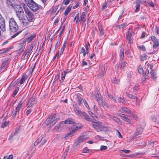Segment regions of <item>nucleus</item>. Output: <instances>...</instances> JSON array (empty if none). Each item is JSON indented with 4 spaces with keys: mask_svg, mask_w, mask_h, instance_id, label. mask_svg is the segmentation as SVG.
I'll return each instance as SVG.
<instances>
[{
    "mask_svg": "<svg viewBox=\"0 0 159 159\" xmlns=\"http://www.w3.org/2000/svg\"><path fill=\"white\" fill-rule=\"evenodd\" d=\"M66 43H65L63 44L62 48L61 49V51H61V54H62L63 52H64V49H65V48H66Z\"/></svg>",
    "mask_w": 159,
    "mask_h": 159,
    "instance_id": "6e6d98bb",
    "label": "nucleus"
},
{
    "mask_svg": "<svg viewBox=\"0 0 159 159\" xmlns=\"http://www.w3.org/2000/svg\"><path fill=\"white\" fill-rule=\"evenodd\" d=\"M136 9L135 10V12H137L139 11L140 9V3L138 2H136L135 5Z\"/></svg>",
    "mask_w": 159,
    "mask_h": 159,
    "instance_id": "09e8293b",
    "label": "nucleus"
},
{
    "mask_svg": "<svg viewBox=\"0 0 159 159\" xmlns=\"http://www.w3.org/2000/svg\"><path fill=\"white\" fill-rule=\"evenodd\" d=\"M20 48H19L18 51L19 52L21 53L22 52H23L25 48V45L24 43H21L20 44Z\"/></svg>",
    "mask_w": 159,
    "mask_h": 159,
    "instance_id": "7c9ffc66",
    "label": "nucleus"
},
{
    "mask_svg": "<svg viewBox=\"0 0 159 159\" xmlns=\"http://www.w3.org/2000/svg\"><path fill=\"white\" fill-rule=\"evenodd\" d=\"M124 115L123 114H121L120 116L121 118L125 122H128L129 124H133V122L132 121L127 117L124 116Z\"/></svg>",
    "mask_w": 159,
    "mask_h": 159,
    "instance_id": "a211bd4d",
    "label": "nucleus"
},
{
    "mask_svg": "<svg viewBox=\"0 0 159 159\" xmlns=\"http://www.w3.org/2000/svg\"><path fill=\"white\" fill-rule=\"evenodd\" d=\"M149 74V71L148 69H146V70L145 72V79H147L148 78L147 77V76H148Z\"/></svg>",
    "mask_w": 159,
    "mask_h": 159,
    "instance_id": "0e129e2a",
    "label": "nucleus"
},
{
    "mask_svg": "<svg viewBox=\"0 0 159 159\" xmlns=\"http://www.w3.org/2000/svg\"><path fill=\"white\" fill-rule=\"evenodd\" d=\"M24 1L25 4L28 6L34 1L33 0H24Z\"/></svg>",
    "mask_w": 159,
    "mask_h": 159,
    "instance_id": "13d9d810",
    "label": "nucleus"
},
{
    "mask_svg": "<svg viewBox=\"0 0 159 159\" xmlns=\"http://www.w3.org/2000/svg\"><path fill=\"white\" fill-rule=\"evenodd\" d=\"M138 48L139 49L143 51L146 50V48L144 45H140L138 47Z\"/></svg>",
    "mask_w": 159,
    "mask_h": 159,
    "instance_id": "bf43d9fd",
    "label": "nucleus"
},
{
    "mask_svg": "<svg viewBox=\"0 0 159 159\" xmlns=\"http://www.w3.org/2000/svg\"><path fill=\"white\" fill-rule=\"evenodd\" d=\"M33 48V47L31 46L30 47H29V49H28L27 52H25V56H26L27 57L29 55L30 52L32 50Z\"/></svg>",
    "mask_w": 159,
    "mask_h": 159,
    "instance_id": "f704fd0d",
    "label": "nucleus"
},
{
    "mask_svg": "<svg viewBox=\"0 0 159 159\" xmlns=\"http://www.w3.org/2000/svg\"><path fill=\"white\" fill-rule=\"evenodd\" d=\"M67 73V72H66V71H64L61 73V80L62 81L61 82H63L65 77L66 74Z\"/></svg>",
    "mask_w": 159,
    "mask_h": 159,
    "instance_id": "c9c22d12",
    "label": "nucleus"
},
{
    "mask_svg": "<svg viewBox=\"0 0 159 159\" xmlns=\"http://www.w3.org/2000/svg\"><path fill=\"white\" fill-rule=\"evenodd\" d=\"M98 125H99L98 128V131L99 132L100 131H105L107 129V128L106 127L104 126L102 124V123L98 121Z\"/></svg>",
    "mask_w": 159,
    "mask_h": 159,
    "instance_id": "f3484780",
    "label": "nucleus"
},
{
    "mask_svg": "<svg viewBox=\"0 0 159 159\" xmlns=\"http://www.w3.org/2000/svg\"><path fill=\"white\" fill-rule=\"evenodd\" d=\"M14 8L16 12H22L23 9L20 5H15L14 6Z\"/></svg>",
    "mask_w": 159,
    "mask_h": 159,
    "instance_id": "412c9836",
    "label": "nucleus"
},
{
    "mask_svg": "<svg viewBox=\"0 0 159 159\" xmlns=\"http://www.w3.org/2000/svg\"><path fill=\"white\" fill-rule=\"evenodd\" d=\"M21 23L22 24V25L24 27H27L31 22V21H29L28 19L23 18L21 20Z\"/></svg>",
    "mask_w": 159,
    "mask_h": 159,
    "instance_id": "ddd939ff",
    "label": "nucleus"
},
{
    "mask_svg": "<svg viewBox=\"0 0 159 159\" xmlns=\"http://www.w3.org/2000/svg\"><path fill=\"white\" fill-rule=\"evenodd\" d=\"M85 140L84 136H80L78 137L75 140L74 143V148H77Z\"/></svg>",
    "mask_w": 159,
    "mask_h": 159,
    "instance_id": "39448f33",
    "label": "nucleus"
},
{
    "mask_svg": "<svg viewBox=\"0 0 159 159\" xmlns=\"http://www.w3.org/2000/svg\"><path fill=\"white\" fill-rule=\"evenodd\" d=\"M54 115H51L49 117L47 118L46 120V123L47 125L52 124V121Z\"/></svg>",
    "mask_w": 159,
    "mask_h": 159,
    "instance_id": "5701e85b",
    "label": "nucleus"
},
{
    "mask_svg": "<svg viewBox=\"0 0 159 159\" xmlns=\"http://www.w3.org/2000/svg\"><path fill=\"white\" fill-rule=\"evenodd\" d=\"M98 28L100 34L102 35H103L104 33V31L103 30V28L101 25H99L98 26Z\"/></svg>",
    "mask_w": 159,
    "mask_h": 159,
    "instance_id": "c03bdc74",
    "label": "nucleus"
},
{
    "mask_svg": "<svg viewBox=\"0 0 159 159\" xmlns=\"http://www.w3.org/2000/svg\"><path fill=\"white\" fill-rule=\"evenodd\" d=\"M9 124V121H7L3 122L2 124V128H4L7 126Z\"/></svg>",
    "mask_w": 159,
    "mask_h": 159,
    "instance_id": "3c124183",
    "label": "nucleus"
},
{
    "mask_svg": "<svg viewBox=\"0 0 159 159\" xmlns=\"http://www.w3.org/2000/svg\"><path fill=\"white\" fill-rule=\"evenodd\" d=\"M80 116H83L84 117L85 119L86 120L89 122L92 121V119L90 118L89 116L85 112L81 111V115Z\"/></svg>",
    "mask_w": 159,
    "mask_h": 159,
    "instance_id": "6ab92c4d",
    "label": "nucleus"
},
{
    "mask_svg": "<svg viewBox=\"0 0 159 159\" xmlns=\"http://www.w3.org/2000/svg\"><path fill=\"white\" fill-rule=\"evenodd\" d=\"M24 9L25 14L26 17L32 22L35 20V17L33 13L26 6L24 7Z\"/></svg>",
    "mask_w": 159,
    "mask_h": 159,
    "instance_id": "f03ea898",
    "label": "nucleus"
},
{
    "mask_svg": "<svg viewBox=\"0 0 159 159\" xmlns=\"http://www.w3.org/2000/svg\"><path fill=\"white\" fill-rule=\"evenodd\" d=\"M129 116L132 117L134 120H137L138 119V117L132 111L130 114Z\"/></svg>",
    "mask_w": 159,
    "mask_h": 159,
    "instance_id": "a19ab883",
    "label": "nucleus"
},
{
    "mask_svg": "<svg viewBox=\"0 0 159 159\" xmlns=\"http://www.w3.org/2000/svg\"><path fill=\"white\" fill-rule=\"evenodd\" d=\"M126 94H127V96L128 98H132V99H136V101H138V99L134 95H133L131 94H129L127 93H126Z\"/></svg>",
    "mask_w": 159,
    "mask_h": 159,
    "instance_id": "72a5a7b5",
    "label": "nucleus"
},
{
    "mask_svg": "<svg viewBox=\"0 0 159 159\" xmlns=\"http://www.w3.org/2000/svg\"><path fill=\"white\" fill-rule=\"evenodd\" d=\"M0 28L2 31L6 30L5 20L4 18L0 14Z\"/></svg>",
    "mask_w": 159,
    "mask_h": 159,
    "instance_id": "1a4fd4ad",
    "label": "nucleus"
},
{
    "mask_svg": "<svg viewBox=\"0 0 159 159\" xmlns=\"http://www.w3.org/2000/svg\"><path fill=\"white\" fill-rule=\"evenodd\" d=\"M64 123L66 124H76L77 125L78 124L76 123L75 120L74 119L72 118H69L66 119L65 120Z\"/></svg>",
    "mask_w": 159,
    "mask_h": 159,
    "instance_id": "dca6fc26",
    "label": "nucleus"
},
{
    "mask_svg": "<svg viewBox=\"0 0 159 159\" xmlns=\"http://www.w3.org/2000/svg\"><path fill=\"white\" fill-rule=\"evenodd\" d=\"M106 69L105 68V66H102L101 69V70L102 71L100 75L99 74V75L102 76L104 74L105 72L106 71Z\"/></svg>",
    "mask_w": 159,
    "mask_h": 159,
    "instance_id": "37998d69",
    "label": "nucleus"
},
{
    "mask_svg": "<svg viewBox=\"0 0 159 159\" xmlns=\"http://www.w3.org/2000/svg\"><path fill=\"white\" fill-rule=\"evenodd\" d=\"M16 15L20 20H21L23 18V13H24L23 10L22 12H16Z\"/></svg>",
    "mask_w": 159,
    "mask_h": 159,
    "instance_id": "c85d7f7f",
    "label": "nucleus"
},
{
    "mask_svg": "<svg viewBox=\"0 0 159 159\" xmlns=\"http://www.w3.org/2000/svg\"><path fill=\"white\" fill-rule=\"evenodd\" d=\"M150 74L152 77L153 78H156V74L155 72L153 71L152 70Z\"/></svg>",
    "mask_w": 159,
    "mask_h": 159,
    "instance_id": "680f3d73",
    "label": "nucleus"
},
{
    "mask_svg": "<svg viewBox=\"0 0 159 159\" xmlns=\"http://www.w3.org/2000/svg\"><path fill=\"white\" fill-rule=\"evenodd\" d=\"M138 70L140 74H143V67L140 65L139 66Z\"/></svg>",
    "mask_w": 159,
    "mask_h": 159,
    "instance_id": "ea45409f",
    "label": "nucleus"
},
{
    "mask_svg": "<svg viewBox=\"0 0 159 159\" xmlns=\"http://www.w3.org/2000/svg\"><path fill=\"white\" fill-rule=\"evenodd\" d=\"M83 127V125L78 123V125H74L73 127L69 128V132L73 135V134L75 133L77 130L81 129Z\"/></svg>",
    "mask_w": 159,
    "mask_h": 159,
    "instance_id": "0eeeda50",
    "label": "nucleus"
},
{
    "mask_svg": "<svg viewBox=\"0 0 159 159\" xmlns=\"http://www.w3.org/2000/svg\"><path fill=\"white\" fill-rule=\"evenodd\" d=\"M121 112H124L129 115H130L131 112V111L126 107L121 108Z\"/></svg>",
    "mask_w": 159,
    "mask_h": 159,
    "instance_id": "393cba45",
    "label": "nucleus"
},
{
    "mask_svg": "<svg viewBox=\"0 0 159 159\" xmlns=\"http://www.w3.org/2000/svg\"><path fill=\"white\" fill-rule=\"evenodd\" d=\"M27 79V77L26 76H23L21 79L19 81V83L20 84H22L24 83L25 80Z\"/></svg>",
    "mask_w": 159,
    "mask_h": 159,
    "instance_id": "4c0bfd02",
    "label": "nucleus"
},
{
    "mask_svg": "<svg viewBox=\"0 0 159 159\" xmlns=\"http://www.w3.org/2000/svg\"><path fill=\"white\" fill-rule=\"evenodd\" d=\"M19 88L18 87H16V88L15 90L14 91L13 93L12 94V96L13 97H15V96L17 94V93L19 90Z\"/></svg>",
    "mask_w": 159,
    "mask_h": 159,
    "instance_id": "a18cd8bd",
    "label": "nucleus"
},
{
    "mask_svg": "<svg viewBox=\"0 0 159 159\" xmlns=\"http://www.w3.org/2000/svg\"><path fill=\"white\" fill-rule=\"evenodd\" d=\"M9 27L10 30L13 32H16L19 29V26L13 18H11L9 19Z\"/></svg>",
    "mask_w": 159,
    "mask_h": 159,
    "instance_id": "f257e3e1",
    "label": "nucleus"
},
{
    "mask_svg": "<svg viewBox=\"0 0 159 159\" xmlns=\"http://www.w3.org/2000/svg\"><path fill=\"white\" fill-rule=\"evenodd\" d=\"M28 6L31 10L34 11H37L39 9L38 5L34 1L32 2V3Z\"/></svg>",
    "mask_w": 159,
    "mask_h": 159,
    "instance_id": "f8f14e48",
    "label": "nucleus"
},
{
    "mask_svg": "<svg viewBox=\"0 0 159 159\" xmlns=\"http://www.w3.org/2000/svg\"><path fill=\"white\" fill-rule=\"evenodd\" d=\"M60 76V73L58 74L55 77V79H54L53 82H56V81H57L59 79Z\"/></svg>",
    "mask_w": 159,
    "mask_h": 159,
    "instance_id": "603ef678",
    "label": "nucleus"
},
{
    "mask_svg": "<svg viewBox=\"0 0 159 159\" xmlns=\"http://www.w3.org/2000/svg\"><path fill=\"white\" fill-rule=\"evenodd\" d=\"M36 102L37 100H36L35 98L33 97L27 101L26 107L27 108L32 107L36 104Z\"/></svg>",
    "mask_w": 159,
    "mask_h": 159,
    "instance_id": "20e7f679",
    "label": "nucleus"
},
{
    "mask_svg": "<svg viewBox=\"0 0 159 159\" xmlns=\"http://www.w3.org/2000/svg\"><path fill=\"white\" fill-rule=\"evenodd\" d=\"M7 61L8 60H6L2 63L1 66L0 67V69L2 70H4V69L7 67Z\"/></svg>",
    "mask_w": 159,
    "mask_h": 159,
    "instance_id": "b1692460",
    "label": "nucleus"
},
{
    "mask_svg": "<svg viewBox=\"0 0 159 159\" xmlns=\"http://www.w3.org/2000/svg\"><path fill=\"white\" fill-rule=\"evenodd\" d=\"M89 113L90 116L94 119H95V117L97 118V117L91 111H89Z\"/></svg>",
    "mask_w": 159,
    "mask_h": 159,
    "instance_id": "e2e57ef3",
    "label": "nucleus"
},
{
    "mask_svg": "<svg viewBox=\"0 0 159 159\" xmlns=\"http://www.w3.org/2000/svg\"><path fill=\"white\" fill-rule=\"evenodd\" d=\"M90 150L87 147L84 148L82 150V152L85 153H87L90 152Z\"/></svg>",
    "mask_w": 159,
    "mask_h": 159,
    "instance_id": "8fccbe9b",
    "label": "nucleus"
},
{
    "mask_svg": "<svg viewBox=\"0 0 159 159\" xmlns=\"http://www.w3.org/2000/svg\"><path fill=\"white\" fill-rule=\"evenodd\" d=\"M139 85L138 84H136L134 86L133 88V91L135 92L138 90L139 89Z\"/></svg>",
    "mask_w": 159,
    "mask_h": 159,
    "instance_id": "5fc2aeb1",
    "label": "nucleus"
},
{
    "mask_svg": "<svg viewBox=\"0 0 159 159\" xmlns=\"http://www.w3.org/2000/svg\"><path fill=\"white\" fill-rule=\"evenodd\" d=\"M143 131V128L140 126L137 127V129L134 134V136H137L141 134Z\"/></svg>",
    "mask_w": 159,
    "mask_h": 159,
    "instance_id": "2eb2a0df",
    "label": "nucleus"
},
{
    "mask_svg": "<svg viewBox=\"0 0 159 159\" xmlns=\"http://www.w3.org/2000/svg\"><path fill=\"white\" fill-rule=\"evenodd\" d=\"M120 60H122L124 58V49L123 48H121L120 49Z\"/></svg>",
    "mask_w": 159,
    "mask_h": 159,
    "instance_id": "e433bc0d",
    "label": "nucleus"
},
{
    "mask_svg": "<svg viewBox=\"0 0 159 159\" xmlns=\"http://www.w3.org/2000/svg\"><path fill=\"white\" fill-rule=\"evenodd\" d=\"M83 102L84 103V105L88 109L89 108V106L87 102L84 99H83Z\"/></svg>",
    "mask_w": 159,
    "mask_h": 159,
    "instance_id": "338daca9",
    "label": "nucleus"
},
{
    "mask_svg": "<svg viewBox=\"0 0 159 159\" xmlns=\"http://www.w3.org/2000/svg\"><path fill=\"white\" fill-rule=\"evenodd\" d=\"M24 103V100H21L18 103L17 106L15 108L14 111L13 113L12 117L14 118L16 117V115L19 113L21 107Z\"/></svg>",
    "mask_w": 159,
    "mask_h": 159,
    "instance_id": "7ed1b4c3",
    "label": "nucleus"
},
{
    "mask_svg": "<svg viewBox=\"0 0 159 159\" xmlns=\"http://www.w3.org/2000/svg\"><path fill=\"white\" fill-rule=\"evenodd\" d=\"M127 64V63L125 62H124V63H121L120 64H117L115 66V70L116 69V71L117 72H118V68H123L124 69L125 66Z\"/></svg>",
    "mask_w": 159,
    "mask_h": 159,
    "instance_id": "4468645a",
    "label": "nucleus"
},
{
    "mask_svg": "<svg viewBox=\"0 0 159 159\" xmlns=\"http://www.w3.org/2000/svg\"><path fill=\"white\" fill-rule=\"evenodd\" d=\"M134 34V33L132 30L128 31L126 33V38L129 43L131 44L132 43L133 40V37Z\"/></svg>",
    "mask_w": 159,
    "mask_h": 159,
    "instance_id": "423d86ee",
    "label": "nucleus"
},
{
    "mask_svg": "<svg viewBox=\"0 0 159 159\" xmlns=\"http://www.w3.org/2000/svg\"><path fill=\"white\" fill-rule=\"evenodd\" d=\"M74 109L77 115L79 116L81 115V111L79 110V108L77 104H75L73 105Z\"/></svg>",
    "mask_w": 159,
    "mask_h": 159,
    "instance_id": "4be33fe9",
    "label": "nucleus"
},
{
    "mask_svg": "<svg viewBox=\"0 0 159 159\" xmlns=\"http://www.w3.org/2000/svg\"><path fill=\"white\" fill-rule=\"evenodd\" d=\"M151 38L153 43V48L154 49L157 48L159 47V41L154 36H151Z\"/></svg>",
    "mask_w": 159,
    "mask_h": 159,
    "instance_id": "6e6552de",
    "label": "nucleus"
},
{
    "mask_svg": "<svg viewBox=\"0 0 159 159\" xmlns=\"http://www.w3.org/2000/svg\"><path fill=\"white\" fill-rule=\"evenodd\" d=\"M73 135L70 132L67 133L63 135V138H65L66 139H67L70 138Z\"/></svg>",
    "mask_w": 159,
    "mask_h": 159,
    "instance_id": "2f4dec72",
    "label": "nucleus"
},
{
    "mask_svg": "<svg viewBox=\"0 0 159 159\" xmlns=\"http://www.w3.org/2000/svg\"><path fill=\"white\" fill-rule=\"evenodd\" d=\"M99 121L96 122H93L92 120L91 122H92V125L93 127L97 131H98V127L99 126V125H98V122Z\"/></svg>",
    "mask_w": 159,
    "mask_h": 159,
    "instance_id": "bb28decb",
    "label": "nucleus"
},
{
    "mask_svg": "<svg viewBox=\"0 0 159 159\" xmlns=\"http://www.w3.org/2000/svg\"><path fill=\"white\" fill-rule=\"evenodd\" d=\"M76 99L78 104L79 105H80L82 103V100H83V99H82L81 98L80 96V95L79 94H77Z\"/></svg>",
    "mask_w": 159,
    "mask_h": 159,
    "instance_id": "cd10ccee",
    "label": "nucleus"
},
{
    "mask_svg": "<svg viewBox=\"0 0 159 159\" xmlns=\"http://www.w3.org/2000/svg\"><path fill=\"white\" fill-rule=\"evenodd\" d=\"M71 9V8L70 6L68 7L64 12V15L65 16H67L70 12Z\"/></svg>",
    "mask_w": 159,
    "mask_h": 159,
    "instance_id": "79ce46f5",
    "label": "nucleus"
},
{
    "mask_svg": "<svg viewBox=\"0 0 159 159\" xmlns=\"http://www.w3.org/2000/svg\"><path fill=\"white\" fill-rule=\"evenodd\" d=\"M107 147L106 146L102 145L101 146L100 150L101 151L107 149Z\"/></svg>",
    "mask_w": 159,
    "mask_h": 159,
    "instance_id": "052dcab7",
    "label": "nucleus"
},
{
    "mask_svg": "<svg viewBox=\"0 0 159 159\" xmlns=\"http://www.w3.org/2000/svg\"><path fill=\"white\" fill-rule=\"evenodd\" d=\"M101 95L99 92L97 91L96 93V98L97 101L98 102L99 105H103L102 103V101L100 100Z\"/></svg>",
    "mask_w": 159,
    "mask_h": 159,
    "instance_id": "aec40b11",
    "label": "nucleus"
},
{
    "mask_svg": "<svg viewBox=\"0 0 159 159\" xmlns=\"http://www.w3.org/2000/svg\"><path fill=\"white\" fill-rule=\"evenodd\" d=\"M107 96L109 98L112 99L114 102H116V100L115 98H114L113 97V96L112 95L111 93H108Z\"/></svg>",
    "mask_w": 159,
    "mask_h": 159,
    "instance_id": "de8ad7c7",
    "label": "nucleus"
},
{
    "mask_svg": "<svg viewBox=\"0 0 159 159\" xmlns=\"http://www.w3.org/2000/svg\"><path fill=\"white\" fill-rule=\"evenodd\" d=\"M59 119L56 118H55V117H54L53 120L52 121V125H53L56 123L58 120Z\"/></svg>",
    "mask_w": 159,
    "mask_h": 159,
    "instance_id": "49530a36",
    "label": "nucleus"
},
{
    "mask_svg": "<svg viewBox=\"0 0 159 159\" xmlns=\"http://www.w3.org/2000/svg\"><path fill=\"white\" fill-rule=\"evenodd\" d=\"M67 154V150H66L64 152L63 154L62 155L61 159H65Z\"/></svg>",
    "mask_w": 159,
    "mask_h": 159,
    "instance_id": "4d7b16f0",
    "label": "nucleus"
},
{
    "mask_svg": "<svg viewBox=\"0 0 159 159\" xmlns=\"http://www.w3.org/2000/svg\"><path fill=\"white\" fill-rule=\"evenodd\" d=\"M127 26V25L126 24L123 23L120 25H118L117 26L120 28H122V29H123L125 27H126Z\"/></svg>",
    "mask_w": 159,
    "mask_h": 159,
    "instance_id": "864d4df0",
    "label": "nucleus"
},
{
    "mask_svg": "<svg viewBox=\"0 0 159 159\" xmlns=\"http://www.w3.org/2000/svg\"><path fill=\"white\" fill-rule=\"evenodd\" d=\"M147 56L145 54H143L140 56V60L141 61H143L147 59Z\"/></svg>",
    "mask_w": 159,
    "mask_h": 159,
    "instance_id": "58836bf2",
    "label": "nucleus"
},
{
    "mask_svg": "<svg viewBox=\"0 0 159 159\" xmlns=\"http://www.w3.org/2000/svg\"><path fill=\"white\" fill-rule=\"evenodd\" d=\"M85 16L86 15L85 12H82L81 13V18L80 19L83 23H84L86 21V20L84 19Z\"/></svg>",
    "mask_w": 159,
    "mask_h": 159,
    "instance_id": "473e14b6",
    "label": "nucleus"
},
{
    "mask_svg": "<svg viewBox=\"0 0 159 159\" xmlns=\"http://www.w3.org/2000/svg\"><path fill=\"white\" fill-rule=\"evenodd\" d=\"M28 6L31 10L34 11H37L39 9L38 5L34 1L32 2V3Z\"/></svg>",
    "mask_w": 159,
    "mask_h": 159,
    "instance_id": "9d476101",
    "label": "nucleus"
},
{
    "mask_svg": "<svg viewBox=\"0 0 159 159\" xmlns=\"http://www.w3.org/2000/svg\"><path fill=\"white\" fill-rule=\"evenodd\" d=\"M14 0H7V3L9 7H13V3Z\"/></svg>",
    "mask_w": 159,
    "mask_h": 159,
    "instance_id": "c756f323",
    "label": "nucleus"
},
{
    "mask_svg": "<svg viewBox=\"0 0 159 159\" xmlns=\"http://www.w3.org/2000/svg\"><path fill=\"white\" fill-rule=\"evenodd\" d=\"M87 65V63L86 61L83 60L82 61V66H86Z\"/></svg>",
    "mask_w": 159,
    "mask_h": 159,
    "instance_id": "774afa93",
    "label": "nucleus"
},
{
    "mask_svg": "<svg viewBox=\"0 0 159 159\" xmlns=\"http://www.w3.org/2000/svg\"><path fill=\"white\" fill-rule=\"evenodd\" d=\"M32 111V110L31 109L28 110L26 111L25 114L27 116H28Z\"/></svg>",
    "mask_w": 159,
    "mask_h": 159,
    "instance_id": "69168bd1",
    "label": "nucleus"
},
{
    "mask_svg": "<svg viewBox=\"0 0 159 159\" xmlns=\"http://www.w3.org/2000/svg\"><path fill=\"white\" fill-rule=\"evenodd\" d=\"M28 6L31 10L34 11H37L39 9L38 5L34 1L32 2V3Z\"/></svg>",
    "mask_w": 159,
    "mask_h": 159,
    "instance_id": "9b49d317",
    "label": "nucleus"
},
{
    "mask_svg": "<svg viewBox=\"0 0 159 159\" xmlns=\"http://www.w3.org/2000/svg\"><path fill=\"white\" fill-rule=\"evenodd\" d=\"M36 37L35 34H33L30 35L29 37L26 39V41L28 43H30Z\"/></svg>",
    "mask_w": 159,
    "mask_h": 159,
    "instance_id": "a878e982",
    "label": "nucleus"
}]
</instances>
